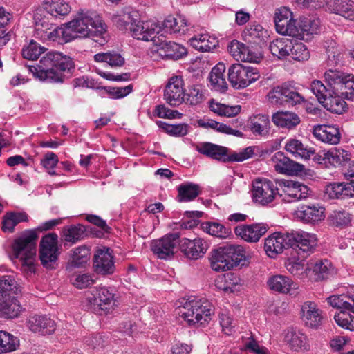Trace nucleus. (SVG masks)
<instances>
[{
  "label": "nucleus",
  "instance_id": "0e129e2a",
  "mask_svg": "<svg viewBox=\"0 0 354 354\" xmlns=\"http://www.w3.org/2000/svg\"><path fill=\"white\" fill-rule=\"evenodd\" d=\"M185 101L187 104L195 106L201 104L205 99L202 86L200 84H194L188 88L185 93Z\"/></svg>",
  "mask_w": 354,
  "mask_h": 354
},
{
  "label": "nucleus",
  "instance_id": "1a4fd4ad",
  "mask_svg": "<svg viewBox=\"0 0 354 354\" xmlns=\"http://www.w3.org/2000/svg\"><path fill=\"white\" fill-rule=\"evenodd\" d=\"M268 99L273 104L295 106L304 102V97L297 89L288 84H283L271 89L267 95Z\"/></svg>",
  "mask_w": 354,
  "mask_h": 354
},
{
  "label": "nucleus",
  "instance_id": "0eeeda50",
  "mask_svg": "<svg viewBox=\"0 0 354 354\" xmlns=\"http://www.w3.org/2000/svg\"><path fill=\"white\" fill-rule=\"evenodd\" d=\"M324 78L328 86L331 87L348 100L354 99V76L353 75H346L337 70H328L325 72Z\"/></svg>",
  "mask_w": 354,
  "mask_h": 354
},
{
  "label": "nucleus",
  "instance_id": "4468645a",
  "mask_svg": "<svg viewBox=\"0 0 354 354\" xmlns=\"http://www.w3.org/2000/svg\"><path fill=\"white\" fill-rule=\"evenodd\" d=\"M164 99L171 106H178L185 101L184 82L180 76L169 80L164 90Z\"/></svg>",
  "mask_w": 354,
  "mask_h": 354
},
{
  "label": "nucleus",
  "instance_id": "aec40b11",
  "mask_svg": "<svg viewBox=\"0 0 354 354\" xmlns=\"http://www.w3.org/2000/svg\"><path fill=\"white\" fill-rule=\"evenodd\" d=\"M179 246L181 252L188 259L196 260L205 254L208 243L201 238L191 240L187 238L179 239Z\"/></svg>",
  "mask_w": 354,
  "mask_h": 354
},
{
  "label": "nucleus",
  "instance_id": "f03ea898",
  "mask_svg": "<svg viewBox=\"0 0 354 354\" xmlns=\"http://www.w3.org/2000/svg\"><path fill=\"white\" fill-rule=\"evenodd\" d=\"M38 234L36 230H25L12 244L13 254L21 263L24 271L34 272Z\"/></svg>",
  "mask_w": 354,
  "mask_h": 354
},
{
  "label": "nucleus",
  "instance_id": "4be33fe9",
  "mask_svg": "<svg viewBox=\"0 0 354 354\" xmlns=\"http://www.w3.org/2000/svg\"><path fill=\"white\" fill-rule=\"evenodd\" d=\"M290 233L274 232L265 239L264 250L269 257L275 258L286 248L290 247Z\"/></svg>",
  "mask_w": 354,
  "mask_h": 354
},
{
  "label": "nucleus",
  "instance_id": "774afa93",
  "mask_svg": "<svg viewBox=\"0 0 354 354\" xmlns=\"http://www.w3.org/2000/svg\"><path fill=\"white\" fill-rule=\"evenodd\" d=\"M12 18V15L0 6V46L6 45L10 39L11 35L6 33L5 26Z\"/></svg>",
  "mask_w": 354,
  "mask_h": 354
},
{
  "label": "nucleus",
  "instance_id": "6e6d98bb",
  "mask_svg": "<svg viewBox=\"0 0 354 354\" xmlns=\"http://www.w3.org/2000/svg\"><path fill=\"white\" fill-rule=\"evenodd\" d=\"M85 232L86 227L83 225H71L64 228L63 236L66 242L73 244L84 239Z\"/></svg>",
  "mask_w": 354,
  "mask_h": 354
},
{
  "label": "nucleus",
  "instance_id": "c03bdc74",
  "mask_svg": "<svg viewBox=\"0 0 354 354\" xmlns=\"http://www.w3.org/2000/svg\"><path fill=\"white\" fill-rule=\"evenodd\" d=\"M225 71V64L218 63L212 69L209 75L211 84L217 91H223L227 88V83L224 77Z\"/></svg>",
  "mask_w": 354,
  "mask_h": 354
},
{
  "label": "nucleus",
  "instance_id": "412c9836",
  "mask_svg": "<svg viewBox=\"0 0 354 354\" xmlns=\"http://www.w3.org/2000/svg\"><path fill=\"white\" fill-rule=\"evenodd\" d=\"M93 269L99 274H111L115 271V265L112 250L104 248L96 250L93 257Z\"/></svg>",
  "mask_w": 354,
  "mask_h": 354
},
{
  "label": "nucleus",
  "instance_id": "680f3d73",
  "mask_svg": "<svg viewBox=\"0 0 354 354\" xmlns=\"http://www.w3.org/2000/svg\"><path fill=\"white\" fill-rule=\"evenodd\" d=\"M46 50V48L34 40H31L28 45L23 47L21 55L26 59L37 60Z\"/></svg>",
  "mask_w": 354,
  "mask_h": 354
},
{
  "label": "nucleus",
  "instance_id": "a19ab883",
  "mask_svg": "<svg viewBox=\"0 0 354 354\" xmlns=\"http://www.w3.org/2000/svg\"><path fill=\"white\" fill-rule=\"evenodd\" d=\"M187 21L183 16H178V18L169 16L162 24V29L165 32L183 33L184 34L187 29Z\"/></svg>",
  "mask_w": 354,
  "mask_h": 354
},
{
  "label": "nucleus",
  "instance_id": "13d9d810",
  "mask_svg": "<svg viewBox=\"0 0 354 354\" xmlns=\"http://www.w3.org/2000/svg\"><path fill=\"white\" fill-rule=\"evenodd\" d=\"M324 46L328 55V59L332 64L339 63L344 57L342 48L337 44V42L333 39L324 41Z\"/></svg>",
  "mask_w": 354,
  "mask_h": 354
},
{
  "label": "nucleus",
  "instance_id": "f8f14e48",
  "mask_svg": "<svg viewBox=\"0 0 354 354\" xmlns=\"http://www.w3.org/2000/svg\"><path fill=\"white\" fill-rule=\"evenodd\" d=\"M179 239L180 234L178 232L167 234L160 239L153 240L151 243V249L158 259H171L174 256Z\"/></svg>",
  "mask_w": 354,
  "mask_h": 354
},
{
  "label": "nucleus",
  "instance_id": "de8ad7c7",
  "mask_svg": "<svg viewBox=\"0 0 354 354\" xmlns=\"http://www.w3.org/2000/svg\"><path fill=\"white\" fill-rule=\"evenodd\" d=\"M177 198L179 202H189L196 198L200 194V187L198 185L187 183L177 187Z\"/></svg>",
  "mask_w": 354,
  "mask_h": 354
},
{
  "label": "nucleus",
  "instance_id": "6e6552de",
  "mask_svg": "<svg viewBox=\"0 0 354 354\" xmlns=\"http://www.w3.org/2000/svg\"><path fill=\"white\" fill-rule=\"evenodd\" d=\"M58 236L57 234L48 233L44 236L39 245V259L41 265L46 269H55L59 255L58 249Z\"/></svg>",
  "mask_w": 354,
  "mask_h": 354
},
{
  "label": "nucleus",
  "instance_id": "052dcab7",
  "mask_svg": "<svg viewBox=\"0 0 354 354\" xmlns=\"http://www.w3.org/2000/svg\"><path fill=\"white\" fill-rule=\"evenodd\" d=\"M328 304L337 308L353 313L351 292L348 295H332L328 297Z\"/></svg>",
  "mask_w": 354,
  "mask_h": 354
},
{
  "label": "nucleus",
  "instance_id": "5701e85b",
  "mask_svg": "<svg viewBox=\"0 0 354 354\" xmlns=\"http://www.w3.org/2000/svg\"><path fill=\"white\" fill-rule=\"evenodd\" d=\"M296 217L308 224H315L325 218V208L318 203L301 205L295 212Z\"/></svg>",
  "mask_w": 354,
  "mask_h": 354
},
{
  "label": "nucleus",
  "instance_id": "6ab92c4d",
  "mask_svg": "<svg viewBox=\"0 0 354 354\" xmlns=\"http://www.w3.org/2000/svg\"><path fill=\"white\" fill-rule=\"evenodd\" d=\"M301 318L304 325L312 329H318L323 324V312L313 301L304 302L301 308Z\"/></svg>",
  "mask_w": 354,
  "mask_h": 354
},
{
  "label": "nucleus",
  "instance_id": "bf43d9fd",
  "mask_svg": "<svg viewBox=\"0 0 354 354\" xmlns=\"http://www.w3.org/2000/svg\"><path fill=\"white\" fill-rule=\"evenodd\" d=\"M90 259V250L86 246L77 248L72 255L68 266L71 268H80L84 266Z\"/></svg>",
  "mask_w": 354,
  "mask_h": 354
},
{
  "label": "nucleus",
  "instance_id": "3c124183",
  "mask_svg": "<svg viewBox=\"0 0 354 354\" xmlns=\"http://www.w3.org/2000/svg\"><path fill=\"white\" fill-rule=\"evenodd\" d=\"M313 278L315 281L324 280L331 274L332 263L327 259L317 260L313 266Z\"/></svg>",
  "mask_w": 354,
  "mask_h": 354
},
{
  "label": "nucleus",
  "instance_id": "c85d7f7f",
  "mask_svg": "<svg viewBox=\"0 0 354 354\" xmlns=\"http://www.w3.org/2000/svg\"><path fill=\"white\" fill-rule=\"evenodd\" d=\"M115 302L114 294L108 288L101 287L96 290L93 304L97 306L102 313L105 314L111 313L114 309Z\"/></svg>",
  "mask_w": 354,
  "mask_h": 354
},
{
  "label": "nucleus",
  "instance_id": "cd10ccee",
  "mask_svg": "<svg viewBox=\"0 0 354 354\" xmlns=\"http://www.w3.org/2000/svg\"><path fill=\"white\" fill-rule=\"evenodd\" d=\"M285 342L294 351H308L310 344L306 335L297 328H289L284 337Z\"/></svg>",
  "mask_w": 354,
  "mask_h": 354
},
{
  "label": "nucleus",
  "instance_id": "423d86ee",
  "mask_svg": "<svg viewBox=\"0 0 354 354\" xmlns=\"http://www.w3.org/2000/svg\"><path fill=\"white\" fill-rule=\"evenodd\" d=\"M75 19L82 22L93 30V34L95 37H91V39L95 42L102 46L108 41V34L106 31L107 26L102 19V17L95 11L80 9L75 16Z\"/></svg>",
  "mask_w": 354,
  "mask_h": 354
},
{
  "label": "nucleus",
  "instance_id": "69168bd1",
  "mask_svg": "<svg viewBox=\"0 0 354 354\" xmlns=\"http://www.w3.org/2000/svg\"><path fill=\"white\" fill-rule=\"evenodd\" d=\"M209 109L212 111L221 116L234 117L241 111V106H230L223 104L212 102L209 104Z\"/></svg>",
  "mask_w": 354,
  "mask_h": 354
},
{
  "label": "nucleus",
  "instance_id": "a211bd4d",
  "mask_svg": "<svg viewBox=\"0 0 354 354\" xmlns=\"http://www.w3.org/2000/svg\"><path fill=\"white\" fill-rule=\"evenodd\" d=\"M268 228V225L263 223L241 224L234 228V233L248 243H257L267 232Z\"/></svg>",
  "mask_w": 354,
  "mask_h": 354
},
{
  "label": "nucleus",
  "instance_id": "4c0bfd02",
  "mask_svg": "<svg viewBox=\"0 0 354 354\" xmlns=\"http://www.w3.org/2000/svg\"><path fill=\"white\" fill-rule=\"evenodd\" d=\"M331 161L330 164L333 166H340L344 168V172L354 165L351 160V154L346 150L342 148H334L330 150Z\"/></svg>",
  "mask_w": 354,
  "mask_h": 354
},
{
  "label": "nucleus",
  "instance_id": "58836bf2",
  "mask_svg": "<svg viewBox=\"0 0 354 354\" xmlns=\"http://www.w3.org/2000/svg\"><path fill=\"white\" fill-rule=\"evenodd\" d=\"M270 120L267 115L259 114L250 118L249 125L255 136H266L270 131Z\"/></svg>",
  "mask_w": 354,
  "mask_h": 354
},
{
  "label": "nucleus",
  "instance_id": "49530a36",
  "mask_svg": "<svg viewBox=\"0 0 354 354\" xmlns=\"http://www.w3.org/2000/svg\"><path fill=\"white\" fill-rule=\"evenodd\" d=\"M112 20L120 30H129V27L133 26L134 23L138 21V13L135 11L122 12L120 14L114 15Z\"/></svg>",
  "mask_w": 354,
  "mask_h": 354
},
{
  "label": "nucleus",
  "instance_id": "7c9ffc66",
  "mask_svg": "<svg viewBox=\"0 0 354 354\" xmlns=\"http://www.w3.org/2000/svg\"><path fill=\"white\" fill-rule=\"evenodd\" d=\"M211 268L216 272H223L232 269L230 261L224 246L219 247L211 252L209 258Z\"/></svg>",
  "mask_w": 354,
  "mask_h": 354
},
{
  "label": "nucleus",
  "instance_id": "c756f323",
  "mask_svg": "<svg viewBox=\"0 0 354 354\" xmlns=\"http://www.w3.org/2000/svg\"><path fill=\"white\" fill-rule=\"evenodd\" d=\"M313 136L323 142L336 145L341 140L339 129L336 126L318 125L313 128Z\"/></svg>",
  "mask_w": 354,
  "mask_h": 354
},
{
  "label": "nucleus",
  "instance_id": "09e8293b",
  "mask_svg": "<svg viewBox=\"0 0 354 354\" xmlns=\"http://www.w3.org/2000/svg\"><path fill=\"white\" fill-rule=\"evenodd\" d=\"M288 57L295 61L303 62L309 59L310 54L304 44L297 40L291 39Z\"/></svg>",
  "mask_w": 354,
  "mask_h": 354
},
{
  "label": "nucleus",
  "instance_id": "603ef678",
  "mask_svg": "<svg viewBox=\"0 0 354 354\" xmlns=\"http://www.w3.org/2000/svg\"><path fill=\"white\" fill-rule=\"evenodd\" d=\"M230 261L232 269L245 261V250L241 245L229 244L224 245Z\"/></svg>",
  "mask_w": 354,
  "mask_h": 354
},
{
  "label": "nucleus",
  "instance_id": "ea45409f",
  "mask_svg": "<svg viewBox=\"0 0 354 354\" xmlns=\"http://www.w3.org/2000/svg\"><path fill=\"white\" fill-rule=\"evenodd\" d=\"M290 40L288 38H277L271 41L269 49L272 55L279 59H286L290 50Z\"/></svg>",
  "mask_w": 354,
  "mask_h": 354
},
{
  "label": "nucleus",
  "instance_id": "338daca9",
  "mask_svg": "<svg viewBox=\"0 0 354 354\" xmlns=\"http://www.w3.org/2000/svg\"><path fill=\"white\" fill-rule=\"evenodd\" d=\"M19 345V340L11 334L0 331V354L17 349Z\"/></svg>",
  "mask_w": 354,
  "mask_h": 354
},
{
  "label": "nucleus",
  "instance_id": "2eb2a0df",
  "mask_svg": "<svg viewBox=\"0 0 354 354\" xmlns=\"http://www.w3.org/2000/svg\"><path fill=\"white\" fill-rule=\"evenodd\" d=\"M274 21L276 31L283 35L295 37L297 21L292 17V12L288 8H277L274 12Z\"/></svg>",
  "mask_w": 354,
  "mask_h": 354
},
{
  "label": "nucleus",
  "instance_id": "f3484780",
  "mask_svg": "<svg viewBox=\"0 0 354 354\" xmlns=\"http://www.w3.org/2000/svg\"><path fill=\"white\" fill-rule=\"evenodd\" d=\"M283 187V194L281 196L283 200L288 203H292L301 201L312 195V190L302 183L288 180L285 182Z\"/></svg>",
  "mask_w": 354,
  "mask_h": 354
},
{
  "label": "nucleus",
  "instance_id": "72a5a7b5",
  "mask_svg": "<svg viewBox=\"0 0 354 354\" xmlns=\"http://www.w3.org/2000/svg\"><path fill=\"white\" fill-rule=\"evenodd\" d=\"M328 9L333 13L354 20V1L353 0H330Z\"/></svg>",
  "mask_w": 354,
  "mask_h": 354
},
{
  "label": "nucleus",
  "instance_id": "dca6fc26",
  "mask_svg": "<svg viewBox=\"0 0 354 354\" xmlns=\"http://www.w3.org/2000/svg\"><path fill=\"white\" fill-rule=\"evenodd\" d=\"M275 170L281 174L288 176H301L305 174L304 165L298 163L286 156L283 152L275 153L272 158Z\"/></svg>",
  "mask_w": 354,
  "mask_h": 354
},
{
  "label": "nucleus",
  "instance_id": "e2e57ef3",
  "mask_svg": "<svg viewBox=\"0 0 354 354\" xmlns=\"http://www.w3.org/2000/svg\"><path fill=\"white\" fill-rule=\"evenodd\" d=\"M94 59L97 62H107L111 66H122L124 64V59L120 54L115 52L100 53L94 55Z\"/></svg>",
  "mask_w": 354,
  "mask_h": 354
},
{
  "label": "nucleus",
  "instance_id": "37998d69",
  "mask_svg": "<svg viewBox=\"0 0 354 354\" xmlns=\"http://www.w3.org/2000/svg\"><path fill=\"white\" fill-rule=\"evenodd\" d=\"M266 30L263 26L257 23H252L248 25L243 32V37L245 41L257 44L266 37Z\"/></svg>",
  "mask_w": 354,
  "mask_h": 354
},
{
  "label": "nucleus",
  "instance_id": "8fccbe9b",
  "mask_svg": "<svg viewBox=\"0 0 354 354\" xmlns=\"http://www.w3.org/2000/svg\"><path fill=\"white\" fill-rule=\"evenodd\" d=\"M28 216L24 212H10L3 216L2 230L4 232H13L15 226L20 222L27 221Z\"/></svg>",
  "mask_w": 354,
  "mask_h": 354
},
{
  "label": "nucleus",
  "instance_id": "a18cd8bd",
  "mask_svg": "<svg viewBox=\"0 0 354 354\" xmlns=\"http://www.w3.org/2000/svg\"><path fill=\"white\" fill-rule=\"evenodd\" d=\"M46 11L51 16H65L71 11L70 6L63 0H44Z\"/></svg>",
  "mask_w": 354,
  "mask_h": 354
},
{
  "label": "nucleus",
  "instance_id": "20e7f679",
  "mask_svg": "<svg viewBox=\"0 0 354 354\" xmlns=\"http://www.w3.org/2000/svg\"><path fill=\"white\" fill-rule=\"evenodd\" d=\"M310 89L318 102L328 111L336 114H342L347 109L346 102L341 98L339 93L322 82L315 80L310 84Z\"/></svg>",
  "mask_w": 354,
  "mask_h": 354
},
{
  "label": "nucleus",
  "instance_id": "2f4dec72",
  "mask_svg": "<svg viewBox=\"0 0 354 354\" xmlns=\"http://www.w3.org/2000/svg\"><path fill=\"white\" fill-rule=\"evenodd\" d=\"M23 310L16 296L0 300V317L14 319L19 317Z\"/></svg>",
  "mask_w": 354,
  "mask_h": 354
},
{
  "label": "nucleus",
  "instance_id": "39448f33",
  "mask_svg": "<svg viewBox=\"0 0 354 354\" xmlns=\"http://www.w3.org/2000/svg\"><path fill=\"white\" fill-rule=\"evenodd\" d=\"M182 317L189 325H204L209 322L213 312L212 305L203 299L187 300L183 304Z\"/></svg>",
  "mask_w": 354,
  "mask_h": 354
},
{
  "label": "nucleus",
  "instance_id": "864d4df0",
  "mask_svg": "<svg viewBox=\"0 0 354 354\" xmlns=\"http://www.w3.org/2000/svg\"><path fill=\"white\" fill-rule=\"evenodd\" d=\"M18 288L12 277L5 275L0 277V300L15 296Z\"/></svg>",
  "mask_w": 354,
  "mask_h": 354
},
{
  "label": "nucleus",
  "instance_id": "e433bc0d",
  "mask_svg": "<svg viewBox=\"0 0 354 354\" xmlns=\"http://www.w3.org/2000/svg\"><path fill=\"white\" fill-rule=\"evenodd\" d=\"M189 44L199 51L208 52L218 46V41L208 34H198L189 39Z\"/></svg>",
  "mask_w": 354,
  "mask_h": 354
},
{
  "label": "nucleus",
  "instance_id": "79ce46f5",
  "mask_svg": "<svg viewBox=\"0 0 354 354\" xmlns=\"http://www.w3.org/2000/svg\"><path fill=\"white\" fill-rule=\"evenodd\" d=\"M201 228L207 234L220 239H227L232 235L230 227L225 226L218 222L203 223Z\"/></svg>",
  "mask_w": 354,
  "mask_h": 354
},
{
  "label": "nucleus",
  "instance_id": "9d476101",
  "mask_svg": "<svg viewBox=\"0 0 354 354\" xmlns=\"http://www.w3.org/2000/svg\"><path fill=\"white\" fill-rule=\"evenodd\" d=\"M259 77V72L256 68L241 64H232L228 69V80L236 88H245Z\"/></svg>",
  "mask_w": 354,
  "mask_h": 354
},
{
  "label": "nucleus",
  "instance_id": "393cba45",
  "mask_svg": "<svg viewBox=\"0 0 354 354\" xmlns=\"http://www.w3.org/2000/svg\"><path fill=\"white\" fill-rule=\"evenodd\" d=\"M320 21L318 19L312 17H301L296 23V34L294 37L300 40L309 41L314 35L318 34Z\"/></svg>",
  "mask_w": 354,
  "mask_h": 354
},
{
  "label": "nucleus",
  "instance_id": "5fc2aeb1",
  "mask_svg": "<svg viewBox=\"0 0 354 354\" xmlns=\"http://www.w3.org/2000/svg\"><path fill=\"white\" fill-rule=\"evenodd\" d=\"M161 48L166 57L173 59H180L187 54V49L183 46L170 41H162Z\"/></svg>",
  "mask_w": 354,
  "mask_h": 354
},
{
  "label": "nucleus",
  "instance_id": "473e14b6",
  "mask_svg": "<svg viewBox=\"0 0 354 354\" xmlns=\"http://www.w3.org/2000/svg\"><path fill=\"white\" fill-rule=\"evenodd\" d=\"M285 149L294 157L304 159L310 158L315 153L314 149L308 148L301 140L297 138L288 139L286 142Z\"/></svg>",
  "mask_w": 354,
  "mask_h": 354
},
{
  "label": "nucleus",
  "instance_id": "a878e982",
  "mask_svg": "<svg viewBox=\"0 0 354 354\" xmlns=\"http://www.w3.org/2000/svg\"><path fill=\"white\" fill-rule=\"evenodd\" d=\"M27 325L32 332L38 333L42 335L53 334L56 329L55 321L46 315L30 316Z\"/></svg>",
  "mask_w": 354,
  "mask_h": 354
},
{
  "label": "nucleus",
  "instance_id": "c9c22d12",
  "mask_svg": "<svg viewBox=\"0 0 354 354\" xmlns=\"http://www.w3.org/2000/svg\"><path fill=\"white\" fill-rule=\"evenodd\" d=\"M326 193L330 198H346L354 196V185L348 183H334L327 186Z\"/></svg>",
  "mask_w": 354,
  "mask_h": 354
},
{
  "label": "nucleus",
  "instance_id": "9b49d317",
  "mask_svg": "<svg viewBox=\"0 0 354 354\" xmlns=\"http://www.w3.org/2000/svg\"><path fill=\"white\" fill-rule=\"evenodd\" d=\"M288 237L292 239L290 247L303 259L313 253L317 245L316 236L306 232H292Z\"/></svg>",
  "mask_w": 354,
  "mask_h": 354
},
{
  "label": "nucleus",
  "instance_id": "7ed1b4c3",
  "mask_svg": "<svg viewBox=\"0 0 354 354\" xmlns=\"http://www.w3.org/2000/svg\"><path fill=\"white\" fill-rule=\"evenodd\" d=\"M196 149L201 154L223 162H242L252 158L254 154V147H248L239 152L229 154L227 147L209 142L197 145Z\"/></svg>",
  "mask_w": 354,
  "mask_h": 354
},
{
  "label": "nucleus",
  "instance_id": "f257e3e1",
  "mask_svg": "<svg viewBox=\"0 0 354 354\" xmlns=\"http://www.w3.org/2000/svg\"><path fill=\"white\" fill-rule=\"evenodd\" d=\"M73 69V59L55 51L46 53L37 66H30V71L40 80L49 83H62L65 78L64 73H71Z\"/></svg>",
  "mask_w": 354,
  "mask_h": 354
},
{
  "label": "nucleus",
  "instance_id": "f704fd0d",
  "mask_svg": "<svg viewBox=\"0 0 354 354\" xmlns=\"http://www.w3.org/2000/svg\"><path fill=\"white\" fill-rule=\"evenodd\" d=\"M272 120L277 127L292 129L300 123L299 117L295 113L278 111L272 115Z\"/></svg>",
  "mask_w": 354,
  "mask_h": 354
},
{
  "label": "nucleus",
  "instance_id": "bb28decb",
  "mask_svg": "<svg viewBox=\"0 0 354 354\" xmlns=\"http://www.w3.org/2000/svg\"><path fill=\"white\" fill-rule=\"evenodd\" d=\"M267 284L270 289L280 293H289L290 295H296L299 286L291 279L284 275H274L270 277Z\"/></svg>",
  "mask_w": 354,
  "mask_h": 354
},
{
  "label": "nucleus",
  "instance_id": "ddd939ff",
  "mask_svg": "<svg viewBox=\"0 0 354 354\" xmlns=\"http://www.w3.org/2000/svg\"><path fill=\"white\" fill-rule=\"evenodd\" d=\"M252 198L255 203L266 205L275 198L278 189L270 180H255L252 183Z\"/></svg>",
  "mask_w": 354,
  "mask_h": 354
},
{
  "label": "nucleus",
  "instance_id": "b1692460",
  "mask_svg": "<svg viewBox=\"0 0 354 354\" xmlns=\"http://www.w3.org/2000/svg\"><path fill=\"white\" fill-rule=\"evenodd\" d=\"M160 30V27L157 23L153 21H140L138 17V21L129 27L132 37L146 41L153 40Z\"/></svg>",
  "mask_w": 354,
  "mask_h": 354
},
{
  "label": "nucleus",
  "instance_id": "4d7b16f0",
  "mask_svg": "<svg viewBox=\"0 0 354 354\" xmlns=\"http://www.w3.org/2000/svg\"><path fill=\"white\" fill-rule=\"evenodd\" d=\"M198 124L204 128L213 129L220 133L233 135L237 137L243 136V133L241 131L233 129L225 124L220 123L213 120H208L207 122L199 120Z\"/></svg>",
  "mask_w": 354,
  "mask_h": 354
}]
</instances>
